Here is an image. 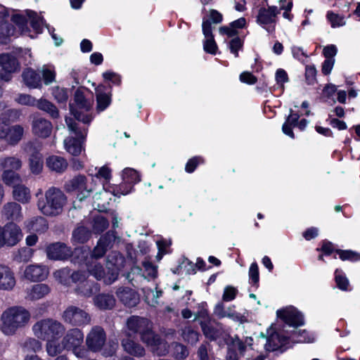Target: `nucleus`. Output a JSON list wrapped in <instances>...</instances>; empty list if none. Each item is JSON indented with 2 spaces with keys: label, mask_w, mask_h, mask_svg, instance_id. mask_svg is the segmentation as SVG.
Instances as JSON below:
<instances>
[{
  "label": "nucleus",
  "mask_w": 360,
  "mask_h": 360,
  "mask_svg": "<svg viewBox=\"0 0 360 360\" xmlns=\"http://www.w3.org/2000/svg\"><path fill=\"white\" fill-rule=\"evenodd\" d=\"M71 269L66 267L57 270L53 275L61 284L69 286L71 284Z\"/></svg>",
  "instance_id": "nucleus-45"
},
{
  "label": "nucleus",
  "mask_w": 360,
  "mask_h": 360,
  "mask_svg": "<svg viewBox=\"0 0 360 360\" xmlns=\"http://www.w3.org/2000/svg\"><path fill=\"white\" fill-rule=\"evenodd\" d=\"M200 325L205 336L210 340H216L220 337V330L213 327L210 321H200Z\"/></svg>",
  "instance_id": "nucleus-41"
},
{
  "label": "nucleus",
  "mask_w": 360,
  "mask_h": 360,
  "mask_svg": "<svg viewBox=\"0 0 360 360\" xmlns=\"http://www.w3.org/2000/svg\"><path fill=\"white\" fill-rule=\"evenodd\" d=\"M173 356L178 360H184L188 355V350L186 346L179 342L172 344Z\"/></svg>",
  "instance_id": "nucleus-53"
},
{
  "label": "nucleus",
  "mask_w": 360,
  "mask_h": 360,
  "mask_svg": "<svg viewBox=\"0 0 360 360\" xmlns=\"http://www.w3.org/2000/svg\"><path fill=\"white\" fill-rule=\"evenodd\" d=\"M116 236L112 231H108L101 236L97 241L96 245L90 249V259H97L103 257L108 250L112 248Z\"/></svg>",
  "instance_id": "nucleus-10"
},
{
  "label": "nucleus",
  "mask_w": 360,
  "mask_h": 360,
  "mask_svg": "<svg viewBox=\"0 0 360 360\" xmlns=\"http://www.w3.org/2000/svg\"><path fill=\"white\" fill-rule=\"evenodd\" d=\"M93 303L99 310H111L115 306L116 300L112 294L99 293L94 297Z\"/></svg>",
  "instance_id": "nucleus-23"
},
{
  "label": "nucleus",
  "mask_w": 360,
  "mask_h": 360,
  "mask_svg": "<svg viewBox=\"0 0 360 360\" xmlns=\"http://www.w3.org/2000/svg\"><path fill=\"white\" fill-rule=\"evenodd\" d=\"M52 94L58 103H65L68 98L67 90L59 86L53 89Z\"/></svg>",
  "instance_id": "nucleus-58"
},
{
  "label": "nucleus",
  "mask_w": 360,
  "mask_h": 360,
  "mask_svg": "<svg viewBox=\"0 0 360 360\" xmlns=\"http://www.w3.org/2000/svg\"><path fill=\"white\" fill-rule=\"evenodd\" d=\"M29 167L34 174H39L43 169V160L41 155H33L29 158Z\"/></svg>",
  "instance_id": "nucleus-48"
},
{
  "label": "nucleus",
  "mask_w": 360,
  "mask_h": 360,
  "mask_svg": "<svg viewBox=\"0 0 360 360\" xmlns=\"http://www.w3.org/2000/svg\"><path fill=\"white\" fill-rule=\"evenodd\" d=\"M21 346L24 352H37L41 349V343L34 338L27 339Z\"/></svg>",
  "instance_id": "nucleus-52"
},
{
  "label": "nucleus",
  "mask_w": 360,
  "mask_h": 360,
  "mask_svg": "<svg viewBox=\"0 0 360 360\" xmlns=\"http://www.w3.org/2000/svg\"><path fill=\"white\" fill-rule=\"evenodd\" d=\"M0 66L5 71L4 74L11 75L20 68V64L16 58L11 53L0 55Z\"/></svg>",
  "instance_id": "nucleus-25"
},
{
  "label": "nucleus",
  "mask_w": 360,
  "mask_h": 360,
  "mask_svg": "<svg viewBox=\"0 0 360 360\" xmlns=\"http://www.w3.org/2000/svg\"><path fill=\"white\" fill-rule=\"evenodd\" d=\"M49 274V269L44 265L31 264L24 271L25 277L32 281L44 280Z\"/></svg>",
  "instance_id": "nucleus-21"
},
{
  "label": "nucleus",
  "mask_w": 360,
  "mask_h": 360,
  "mask_svg": "<svg viewBox=\"0 0 360 360\" xmlns=\"http://www.w3.org/2000/svg\"><path fill=\"white\" fill-rule=\"evenodd\" d=\"M145 330L139 335L141 340L147 345L152 347L153 352L158 356L165 355L168 352L166 343H162L160 338L154 334L150 324Z\"/></svg>",
  "instance_id": "nucleus-11"
},
{
  "label": "nucleus",
  "mask_w": 360,
  "mask_h": 360,
  "mask_svg": "<svg viewBox=\"0 0 360 360\" xmlns=\"http://www.w3.org/2000/svg\"><path fill=\"white\" fill-rule=\"evenodd\" d=\"M242 46L243 41L238 37L232 39L229 44L230 51L234 54L236 57L238 56V50L240 49Z\"/></svg>",
  "instance_id": "nucleus-61"
},
{
  "label": "nucleus",
  "mask_w": 360,
  "mask_h": 360,
  "mask_svg": "<svg viewBox=\"0 0 360 360\" xmlns=\"http://www.w3.org/2000/svg\"><path fill=\"white\" fill-rule=\"evenodd\" d=\"M13 197L19 202L25 204L31 199V193L29 188L23 184H18L13 189Z\"/></svg>",
  "instance_id": "nucleus-36"
},
{
  "label": "nucleus",
  "mask_w": 360,
  "mask_h": 360,
  "mask_svg": "<svg viewBox=\"0 0 360 360\" xmlns=\"http://www.w3.org/2000/svg\"><path fill=\"white\" fill-rule=\"evenodd\" d=\"M37 107L39 110L49 114L53 119H57L60 116L57 107L48 100L40 99L37 102Z\"/></svg>",
  "instance_id": "nucleus-40"
},
{
  "label": "nucleus",
  "mask_w": 360,
  "mask_h": 360,
  "mask_svg": "<svg viewBox=\"0 0 360 360\" xmlns=\"http://www.w3.org/2000/svg\"><path fill=\"white\" fill-rule=\"evenodd\" d=\"M100 285L91 280L86 279L81 283H78L74 291L75 294L79 297L89 298L92 297L94 294L99 292Z\"/></svg>",
  "instance_id": "nucleus-20"
},
{
  "label": "nucleus",
  "mask_w": 360,
  "mask_h": 360,
  "mask_svg": "<svg viewBox=\"0 0 360 360\" xmlns=\"http://www.w3.org/2000/svg\"><path fill=\"white\" fill-rule=\"evenodd\" d=\"M1 215L7 220L20 221L22 218V207L15 202H7L2 207Z\"/></svg>",
  "instance_id": "nucleus-24"
},
{
  "label": "nucleus",
  "mask_w": 360,
  "mask_h": 360,
  "mask_svg": "<svg viewBox=\"0 0 360 360\" xmlns=\"http://www.w3.org/2000/svg\"><path fill=\"white\" fill-rule=\"evenodd\" d=\"M337 252L342 260L357 261L360 259V256L355 252L351 250H338Z\"/></svg>",
  "instance_id": "nucleus-62"
},
{
  "label": "nucleus",
  "mask_w": 360,
  "mask_h": 360,
  "mask_svg": "<svg viewBox=\"0 0 360 360\" xmlns=\"http://www.w3.org/2000/svg\"><path fill=\"white\" fill-rule=\"evenodd\" d=\"M84 341V334L82 331L77 328L70 329L66 333L62 340L63 345L67 349L81 347Z\"/></svg>",
  "instance_id": "nucleus-18"
},
{
  "label": "nucleus",
  "mask_w": 360,
  "mask_h": 360,
  "mask_svg": "<svg viewBox=\"0 0 360 360\" xmlns=\"http://www.w3.org/2000/svg\"><path fill=\"white\" fill-rule=\"evenodd\" d=\"M74 101L79 109L89 111L92 107V102L86 98L83 91L80 89L75 91Z\"/></svg>",
  "instance_id": "nucleus-42"
},
{
  "label": "nucleus",
  "mask_w": 360,
  "mask_h": 360,
  "mask_svg": "<svg viewBox=\"0 0 360 360\" xmlns=\"http://www.w3.org/2000/svg\"><path fill=\"white\" fill-rule=\"evenodd\" d=\"M108 221L103 216L98 215L94 217L92 227L95 233H102L108 227Z\"/></svg>",
  "instance_id": "nucleus-50"
},
{
  "label": "nucleus",
  "mask_w": 360,
  "mask_h": 360,
  "mask_svg": "<svg viewBox=\"0 0 360 360\" xmlns=\"http://www.w3.org/2000/svg\"><path fill=\"white\" fill-rule=\"evenodd\" d=\"M71 257L74 264H85L86 266L87 262L90 259V248L87 246L76 248L72 251Z\"/></svg>",
  "instance_id": "nucleus-35"
},
{
  "label": "nucleus",
  "mask_w": 360,
  "mask_h": 360,
  "mask_svg": "<svg viewBox=\"0 0 360 360\" xmlns=\"http://www.w3.org/2000/svg\"><path fill=\"white\" fill-rule=\"evenodd\" d=\"M57 340H47L46 343V352L49 356H55L60 354L63 349H66L63 343H58L56 342Z\"/></svg>",
  "instance_id": "nucleus-49"
},
{
  "label": "nucleus",
  "mask_w": 360,
  "mask_h": 360,
  "mask_svg": "<svg viewBox=\"0 0 360 360\" xmlns=\"http://www.w3.org/2000/svg\"><path fill=\"white\" fill-rule=\"evenodd\" d=\"M44 82L46 85H49L55 82L56 72L53 70H51L46 67H43L40 71Z\"/></svg>",
  "instance_id": "nucleus-56"
},
{
  "label": "nucleus",
  "mask_w": 360,
  "mask_h": 360,
  "mask_svg": "<svg viewBox=\"0 0 360 360\" xmlns=\"http://www.w3.org/2000/svg\"><path fill=\"white\" fill-rule=\"evenodd\" d=\"M30 318V313L23 307H8L1 315L0 330L6 335H13L18 330L24 328Z\"/></svg>",
  "instance_id": "nucleus-1"
},
{
  "label": "nucleus",
  "mask_w": 360,
  "mask_h": 360,
  "mask_svg": "<svg viewBox=\"0 0 360 360\" xmlns=\"http://www.w3.org/2000/svg\"><path fill=\"white\" fill-rule=\"evenodd\" d=\"M70 108L72 114L77 120L84 124H89L92 120V116L90 114H84L78 110L74 109L71 104H70Z\"/></svg>",
  "instance_id": "nucleus-57"
},
{
  "label": "nucleus",
  "mask_w": 360,
  "mask_h": 360,
  "mask_svg": "<svg viewBox=\"0 0 360 360\" xmlns=\"http://www.w3.org/2000/svg\"><path fill=\"white\" fill-rule=\"evenodd\" d=\"M27 227L37 233H43L48 229V224L46 219L43 217H35L27 222Z\"/></svg>",
  "instance_id": "nucleus-38"
},
{
  "label": "nucleus",
  "mask_w": 360,
  "mask_h": 360,
  "mask_svg": "<svg viewBox=\"0 0 360 360\" xmlns=\"http://www.w3.org/2000/svg\"><path fill=\"white\" fill-rule=\"evenodd\" d=\"M216 313L220 318H224V317L227 316V317L231 318L233 320H234L236 321H239V322L243 321V316H241L240 314H239L238 313H235V312H229L227 311H224L222 309H221V307H219L216 309Z\"/></svg>",
  "instance_id": "nucleus-59"
},
{
  "label": "nucleus",
  "mask_w": 360,
  "mask_h": 360,
  "mask_svg": "<svg viewBox=\"0 0 360 360\" xmlns=\"http://www.w3.org/2000/svg\"><path fill=\"white\" fill-rule=\"evenodd\" d=\"M150 324L148 319L137 316H130L127 321V327L128 329V335H140Z\"/></svg>",
  "instance_id": "nucleus-17"
},
{
  "label": "nucleus",
  "mask_w": 360,
  "mask_h": 360,
  "mask_svg": "<svg viewBox=\"0 0 360 360\" xmlns=\"http://www.w3.org/2000/svg\"><path fill=\"white\" fill-rule=\"evenodd\" d=\"M125 258L117 251H112L106 257V267L108 269V276L104 280L106 285H110L115 282L119 275L120 271L124 267Z\"/></svg>",
  "instance_id": "nucleus-6"
},
{
  "label": "nucleus",
  "mask_w": 360,
  "mask_h": 360,
  "mask_svg": "<svg viewBox=\"0 0 360 360\" xmlns=\"http://www.w3.org/2000/svg\"><path fill=\"white\" fill-rule=\"evenodd\" d=\"M86 267L88 273L94 276L97 281H101L105 278V269L103 264L97 259H89Z\"/></svg>",
  "instance_id": "nucleus-31"
},
{
  "label": "nucleus",
  "mask_w": 360,
  "mask_h": 360,
  "mask_svg": "<svg viewBox=\"0 0 360 360\" xmlns=\"http://www.w3.org/2000/svg\"><path fill=\"white\" fill-rule=\"evenodd\" d=\"M287 342L288 338L285 336L278 333H274L267 338L265 348L267 351H276L285 345Z\"/></svg>",
  "instance_id": "nucleus-28"
},
{
  "label": "nucleus",
  "mask_w": 360,
  "mask_h": 360,
  "mask_svg": "<svg viewBox=\"0 0 360 360\" xmlns=\"http://www.w3.org/2000/svg\"><path fill=\"white\" fill-rule=\"evenodd\" d=\"M88 279L87 274L82 270L71 271V283H83Z\"/></svg>",
  "instance_id": "nucleus-60"
},
{
  "label": "nucleus",
  "mask_w": 360,
  "mask_h": 360,
  "mask_svg": "<svg viewBox=\"0 0 360 360\" xmlns=\"http://www.w3.org/2000/svg\"><path fill=\"white\" fill-rule=\"evenodd\" d=\"M62 319L65 323L78 327L88 326L91 322V316L87 311L74 305L65 309Z\"/></svg>",
  "instance_id": "nucleus-5"
},
{
  "label": "nucleus",
  "mask_w": 360,
  "mask_h": 360,
  "mask_svg": "<svg viewBox=\"0 0 360 360\" xmlns=\"http://www.w3.org/2000/svg\"><path fill=\"white\" fill-rule=\"evenodd\" d=\"M299 115L297 113H292V110H290V114L288 115L286 121L282 126L283 132L292 139H294L295 137L292 128V127L297 126L299 122Z\"/></svg>",
  "instance_id": "nucleus-39"
},
{
  "label": "nucleus",
  "mask_w": 360,
  "mask_h": 360,
  "mask_svg": "<svg viewBox=\"0 0 360 360\" xmlns=\"http://www.w3.org/2000/svg\"><path fill=\"white\" fill-rule=\"evenodd\" d=\"M2 180L5 184L12 186L20 184L21 181L20 175L15 171H4L2 174Z\"/></svg>",
  "instance_id": "nucleus-46"
},
{
  "label": "nucleus",
  "mask_w": 360,
  "mask_h": 360,
  "mask_svg": "<svg viewBox=\"0 0 360 360\" xmlns=\"http://www.w3.org/2000/svg\"><path fill=\"white\" fill-rule=\"evenodd\" d=\"M24 134V128L19 124L10 126L8 130V135L5 138L9 145L15 146L18 144L22 139Z\"/></svg>",
  "instance_id": "nucleus-33"
},
{
  "label": "nucleus",
  "mask_w": 360,
  "mask_h": 360,
  "mask_svg": "<svg viewBox=\"0 0 360 360\" xmlns=\"http://www.w3.org/2000/svg\"><path fill=\"white\" fill-rule=\"evenodd\" d=\"M67 204V197L60 188L52 186L46 191L44 198L39 199L38 209L44 215L56 217L63 212Z\"/></svg>",
  "instance_id": "nucleus-2"
},
{
  "label": "nucleus",
  "mask_w": 360,
  "mask_h": 360,
  "mask_svg": "<svg viewBox=\"0 0 360 360\" xmlns=\"http://www.w3.org/2000/svg\"><path fill=\"white\" fill-rule=\"evenodd\" d=\"M51 291L49 286L44 283L35 284L27 291V297L31 300L43 298Z\"/></svg>",
  "instance_id": "nucleus-34"
},
{
  "label": "nucleus",
  "mask_w": 360,
  "mask_h": 360,
  "mask_svg": "<svg viewBox=\"0 0 360 360\" xmlns=\"http://www.w3.org/2000/svg\"><path fill=\"white\" fill-rule=\"evenodd\" d=\"M280 12L281 9L274 6H269L267 8L261 7L258 10L257 22L269 33H273L275 31L276 18Z\"/></svg>",
  "instance_id": "nucleus-8"
},
{
  "label": "nucleus",
  "mask_w": 360,
  "mask_h": 360,
  "mask_svg": "<svg viewBox=\"0 0 360 360\" xmlns=\"http://www.w3.org/2000/svg\"><path fill=\"white\" fill-rule=\"evenodd\" d=\"M227 342L231 347L238 351L240 356H244L247 350L248 346L251 347L253 340L250 337H246L245 340H241L238 335L230 337Z\"/></svg>",
  "instance_id": "nucleus-30"
},
{
  "label": "nucleus",
  "mask_w": 360,
  "mask_h": 360,
  "mask_svg": "<svg viewBox=\"0 0 360 360\" xmlns=\"http://www.w3.org/2000/svg\"><path fill=\"white\" fill-rule=\"evenodd\" d=\"M24 84L29 88H40L41 77L39 73L31 68H26L22 73Z\"/></svg>",
  "instance_id": "nucleus-26"
},
{
  "label": "nucleus",
  "mask_w": 360,
  "mask_h": 360,
  "mask_svg": "<svg viewBox=\"0 0 360 360\" xmlns=\"http://www.w3.org/2000/svg\"><path fill=\"white\" fill-rule=\"evenodd\" d=\"M86 179L84 176L79 175L73 178L67 184L68 190H78L80 192L77 195V198L79 201H82L88 196H89L92 191L91 188H87L86 186Z\"/></svg>",
  "instance_id": "nucleus-16"
},
{
  "label": "nucleus",
  "mask_w": 360,
  "mask_h": 360,
  "mask_svg": "<svg viewBox=\"0 0 360 360\" xmlns=\"http://www.w3.org/2000/svg\"><path fill=\"white\" fill-rule=\"evenodd\" d=\"M91 237V231L87 228L81 226L76 228L72 234L73 243L83 244L86 243Z\"/></svg>",
  "instance_id": "nucleus-37"
},
{
  "label": "nucleus",
  "mask_w": 360,
  "mask_h": 360,
  "mask_svg": "<svg viewBox=\"0 0 360 360\" xmlns=\"http://www.w3.org/2000/svg\"><path fill=\"white\" fill-rule=\"evenodd\" d=\"M181 336L188 343L194 345L199 340V333L191 326H185L181 329Z\"/></svg>",
  "instance_id": "nucleus-43"
},
{
  "label": "nucleus",
  "mask_w": 360,
  "mask_h": 360,
  "mask_svg": "<svg viewBox=\"0 0 360 360\" xmlns=\"http://www.w3.org/2000/svg\"><path fill=\"white\" fill-rule=\"evenodd\" d=\"M11 20L18 26L22 34H27L30 32L27 27L28 20L37 33H40L42 31V20L35 12H27V19L23 15L15 14L12 16Z\"/></svg>",
  "instance_id": "nucleus-7"
},
{
  "label": "nucleus",
  "mask_w": 360,
  "mask_h": 360,
  "mask_svg": "<svg viewBox=\"0 0 360 360\" xmlns=\"http://www.w3.org/2000/svg\"><path fill=\"white\" fill-rule=\"evenodd\" d=\"M47 257L53 260H66L72 255V248L65 243L56 242L47 246Z\"/></svg>",
  "instance_id": "nucleus-13"
},
{
  "label": "nucleus",
  "mask_w": 360,
  "mask_h": 360,
  "mask_svg": "<svg viewBox=\"0 0 360 360\" xmlns=\"http://www.w3.org/2000/svg\"><path fill=\"white\" fill-rule=\"evenodd\" d=\"M32 127L33 133L41 138L49 136L53 129L51 122L41 117H34Z\"/></svg>",
  "instance_id": "nucleus-19"
},
{
  "label": "nucleus",
  "mask_w": 360,
  "mask_h": 360,
  "mask_svg": "<svg viewBox=\"0 0 360 360\" xmlns=\"http://www.w3.org/2000/svg\"><path fill=\"white\" fill-rule=\"evenodd\" d=\"M13 34V28L6 22H0V44H6L10 41V37Z\"/></svg>",
  "instance_id": "nucleus-44"
},
{
  "label": "nucleus",
  "mask_w": 360,
  "mask_h": 360,
  "mask_svg": "<svg viewBox=\"0 0 360 360\" xmlns=\"http://www.w3.org/2000/svg\"><path fill=\"white\" fill-rule=\"evenodd\" d=\"M16 285L15 274L11 269L0 264V290L11 291Z\"/></svg>",
  "instance_id": "nucleus-15"
},
{
  "label": "nucleus",
  "mask_w": 360,
  "mask_h": 360,
  "mask_svg": "<svg viewBox=\"0 0 360 360\" xmlns=\"http://www.w3.org/2000/svg\"><path fill=\"white\" fill-rule=\"evenodd\" d=\"M276 314L289 326L297 327L304 324L302 315L294 307L278 310Z\"/></svg>",
  "instance_id": "nucleus-14"
},
{
  "label": "nucleus",
  "mask_w": 360,
  "mask_h": 360,
  "mask_svg": "<svg viewBox=\"0 0 360 360\" xmlns=\"http://www.w3.org/2000/svg\"><path fill=\"white\" fill-rule=\"evenodd\" d=\"M131 336H128L122 340V345L127 353L136 356H142L145 354V350L143 347L136 343L132 340Z\"/></svg>",
  "instance_id": "nucleus-29"
},
{
  "label": "nucleus",
  "mask_w": 360,
  "mask_h": 360,
  "mask_svg": "<svg viewBox=\"0 0 360 360\" xmlns=\"http://www.w3.org/2000/svg\"><path fill=\"white\" fill-rule=\"evenodd\" d=\"M47 167L52 172L56 173H63L68 167L67 160L60 156L52 155L46 159V162Z\"/></svg>",
  "instance_id": "nucleus-27"
},
{
  "label": "nucleus",
  "mask_w": 360,
  "mask_h": 360,
  "mask_svg": "<svg viewBox=\"0 0 360 360\" xmlns=\"http://www.w3.org/2000/svg\"><path fill=\"white\" fill-rule=\"evenodd\" d=\"M209 351H210L209 343L201 344L197 350L198 360H213L212 356L209 354Z\"/></svg>",
  "instance_id": "nucleus-54"
},
{
  "label": "nucleus",
  "mask_w": 360,
  "mask_h": 360,
  "mask_svg": "<svg viewBox=\"0 0 360 360\" xmlns=\"http://www.w3.org/2000/svg\"><path fill=\"white\" fill-rule=\"evenodd\" d=\"M65 122L68 129L74 132L77 139L68 137L64 140V145L66 150L72 155L77 156L79 155L82 150V146L79 139H84L86 135V129L84 132L79 130L77 123L72 118L66 117Z\"/></svg>",
  "instance_id": "nucleus-4"
},
{
  "label": "nucleus",
  "mask_w": 360,
  "mask_h": 360,
  "mask_svg": "<svg viewBox=\"0 0 360 360\" xmlns=\"http://www.w3.org/2000/svg\"><path fill=\"white\" fill-rule=\"evenodd\" d=\"M143 266L145 269V271L147 272L148 276L150 278H155L158 274L157 271V266L153 265L149 261H143Z\"/></svg>",
  "instance_id": "nucleus-64"
},
{
  "label": "nucleus",
  "mask_w": 360,
  "mask_h": 360,
  "mask_svg": "<svg viewBox=\"0 0 360 360\" xmlns=\"http://www.w3.org/2000/svg\"><path fill=\"white\" fill-rule=\"evenodd\" d=\"M5 247L16 245L22 238L20 228L15 223L9 222L1 226Z\"/></svg>",
  "instance_id": "nucleus-12"
},
{
  "label": "nucleus",
  "mask_w": 360,
  "mask_h": 360,
  "mask_svg": "<svg viewBox=\"0 0 360 360\" xmlns=\"http://www.w3.org/2000/svg\"><path fill=\"white\" fill-rule=\"evenodd\" d=\"M97 100V110H104L110 103V97L105 93H99L96 95Z\"/></svg>",
  "instance_id": "nucleus-55"
},
{
  "label": "nucleus",
  "mask_w": 360,
  "mask_h": 360,
  "mask_svg": "<svg viewBox=\"0 0 360 360\" xmlns=\"http://www.w3.org/2000/svg\"><path fill=\"white\" fill-rule=\"evenodd\" d=\"M106 341V333L104 329L99 326H93L86 337L87 348L94 352L101 350Z\"/></svg>",
  "instance_id": "nucleus-9"
},
{
  "label": "nucleus",
  "mask_w": 360,
  "mask_h": 360,
  "mask_svg": "<svg viewBox=\"0 0 360 360\" xmlns=\"http://www.w3.org/2000/svg\"><path fill=\"white\" fill-rule=\"evenodd\" d=\"M116 295L120 300L129 307H135L139 302L138 294L129 288H119L116 291Z\"/></svg>",
  "instance_id": "nucleus-22"
},
{
  "label": "nucleus",
  "mask_w": 360,
  "mask_h": 360,
  "mask_svg": "<svg viewBox=\"0 0 360 360\" xmlns=\"http://www.w3.org/2000/svg\"><path fill=\"white\" fill-rule=\"evenodd\" d=\"M41 149V143L37 141H30L22 145V150L27 153L30 157L33 155H41L40 150Z\"/></svg>",
  "instance_id": "nucleus-47"
},
{
  "label": "nucleus",
  "mask_w": 360,
  "mask_h": 360,
  "mask_svg": "<svg viewBox=\"0 0 360 360\" xmlns=\"http://www.w3.org/2000/svg\"><path fill=\"white\" fill-rule=\"evenodd\" d=\"M22 166V160L17 156H6L0 158V167L4 171H18Z\"/></svg>",
  "instance_id": "nucleus-32"
},
{
  "label": "nucleus",
  "mask_w": 360,
  "mask_h": 360,
  "mask_svg": "<svg viewBox=\"0 0 360 360\" xmlns=\"http://www.w3.org/2000/svg\"><path fill=\"white\" fill-rule=\"evenodd\" d=\"M203 48L205 51L211 54H215L217 46L214 41V37H210L205 39L204 41Z\"/></svg>",
  "instance_id": "nucleus-63"
},
{
  "label": "nucleus",
  "mask_w": 360,
  "mask_h": 360,
  "mask_svg": "<svg viewBox=\"0 0 360 360\" xmlns=\"http://www.w3.org/2000/svg\"><path fill=\"white\" fill-rule=\"evenodd\" d=\"M122 179L125 184L129 185L136 184L140 181L138 172L132 168H125L122 172Z\"/></svg>",
  "instance_id": "nucleus-51"
},
{
  "label": "nucleus",
  "mask_w": 360,
  "mask_h": 360,
  "mask_svg": "<svg viewBox=\"0 0 360 360\" xmlns=\"http://www.w3.org/2000/svg\"><path fill=\"white\" fill-rule=\"evenodd\" d=\"M34 335L43 340H58L65 331V326L58 321L46 319L36 322L32 326Z\"/></svg>",
  "instance_id": "nucleus-3"
}]
</instances>
